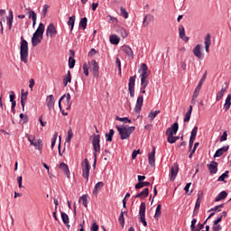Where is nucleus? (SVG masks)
Instances as JSON below:
<instances>
[{"label":"nucleus","mask_w":231,"mask_h":231,"mask_svg":"<svg viewBox=\"0 0 231 231\" xmlns=\"http://www.w3.org/2000/svg\"><path fill=\"white\" fill-rule=\"evenodd\" d=\"M65 98L68 103V107L66 109L69 110V109H71V103H69V100H71V95L69 93H68L67 95H65Z\"/></svg>","instance_id":"603ef678"},{"label":"nucleus","mask_w":231,"mask_h":231,"mask_svg":"<svg viewBox=\"0 0 231 231\" xmlns=\"http://www.w3.org/2000/svg\"><path fill=\"white\" fill-rule=\"evenodd\" d=\"M120 12H121V16L124 17L125 19H127L129 17V13H127V10L124 7H120Z\"/></svg>","instance_id":"a18cd8bd"},{"label":"nucleus","mask_w":231,"mask_h":231,"mask_svg":"<svg viewBox=\"0 0 231 231\" xmlns=\"http://www.w3.org/2000/svg\"><path fill=\"white\" fill-rule=\"evenodd\" d=\"M178 172H180V167L178 166V163L175 162L171 171V181H174V180H176Z\"/></svg>","instance_id":"f8f14e48"},{"label":"nucleus","mask_w":231,"mask_h":231,"mask_svg":"<svg viewBox=\"0 0 231 231\" xmlns=\"http://www.w3.org/2000/svg\"><path fill=\"white\" fill-rule=\"evenodd\" d=\"M57 35V28H55V24L50 23L46 29V36L53 39Z\"/></svg>","instance_id":"0eeeda50"},{"label":"nucleus","mask_w":231,"mask_h":231,"mask_svg":"<svg viewBox=\"0 0 231 231\" xmlns=\"http://www.w3.org/2000/svg\"><path fill=\"white\" fill-rule=\"evenodd\" d=\"M210 174L217 173V162L213 161L209 164L207 165Z\"/></svg>","instance_id":"2eb2a0df"},{"label":"nucleus","mask_w":231,"mask_h":231,"mask_svg":"<svg viewBox=\"0 0 231 231\" xmlns=\"http://www.w3.org/2000/svg\"><path fill=\"white\" fill-rule=\"evenodd\" d=\"M29 19H32V26L37 24V14H35V11L29 9Z\"/></svg>","instance_id":"a878e982"},{"label":"nucleus","mask_w":231,"mask_h":231,"mask_svg":"<svg viewBox=\"0 0 231 231\" xmlns=\"http://www.w3.org/2000/svg\"><path fill=\"white\" fill-rule=\"evenodd\" d=\"M228 196V193L226 191H221L215 199V201H221L222 199H225Z\"/></svg>","instance_id":"473e14b6"},{"label":"nucleus","mask_w":231,"mask_h":231,"mask_svg":"<svg viewBox=\"0 0 231 231\" xmlns=\"http://www.w3.org/2000/svg\"><path fill=\"white\" fill-rule=\"evenodd\" d=\"M28 99V92H24V89H22L21 93V106L23 107V111H24V106L26 104V100Z\"/></svg>","instance_id":"4be33fe9"},{"label":"nucleus","mask_w":231,"mask_h":231,"mask_svg":"<svg viewBox=\"0 0 231 231\" xmlns=\"http://www.w3.org/2000/svg\"><path fill=\"white\" fill-rule=\"evenodd\" d=\"M196 223H198V219L193 218L190 225V230L194 231L196 230Z\"/></svg>","instance_id":"052dcab7"},{"label":"nucleus","mask_w":231,"mask_h":231,"mask_svg":"<svg viewBox=\"0 0 231 231\" xmlns=\"http://www.w3.org/2000/svg\"><path fill=\"white\" fill-rule=\"evenodd\" d=\"M225 207V204H220V205H218V206H216L215 208H211L210 210H209V212H212V211H217V212H221V209H219V208H223Z\"/></svg>","instance_id":"4d7b16f0"},{"label":"nucleus","mask_w":231,"mask_h":231,"mask_svg":"<svg viewBox=\"0 0 231 231\" xmlns=\"http://www.w3.org/2000/svg\"><path fill=\"white\" fill-rule=\"evenodd\" d=\"M210 44H212V40L210 39V34H207L205 37V50L207 53L210 51Z\"/></svg>","instance_id":"5701e85b"},{"label":"nucleus","mask_w":231,"mask_h":231,"mask_svg":"<svg viewBox=\"0 0 231 231\" xmlns=\"http://www.w3.org/2000/svg\"><path fill=\"white\" fill-rule=\"evenodd\" d=\"M99 67H98V62H97V60H93L91 61V65H90V71H92L95 79H98L99 76Z\"/></svg>","instance_id":"1a4fd4ad"},{"label":"nucleus","mask_w":231,"mask_h":231,"mask_svg":"<svg viewBox=\"0 0 231 231\" xmlns=\"http://www.w3.org/2000/svg\"><path fill=\"white\" fill-rule=\"evenodd\" d=\"M46 104H47L49 111H51L52 107L55 106L53 95H50L47 97Z\"/></svg>","instance_id":"aec40b11"},{"label":"nucleus","mask_w":231,"mask_h":231,"mask_svg":"<svg viewBox=\"0 0 231 231\" xmlns=\"http://www.w3.org/2000/svg\"><path fill=\"white\" fill-rule=\"evenodd\" d=\"M110 42L111 44H118L120 42V37L115 34L110 36Z\"/></svg>","instance_id":"58836bf2"},{"label":"nucleus","mask_w":231,"mask_h":231,"mask_svg":"<svg viewBox=\"0 0 231 231\" xmlns=\"http://www.w3.org/2000/svg\"><path fill=\"white\" fill-rule=\"evenodd\" d=\"M150 186H151V182L143 181V182H138L137 184H135V189L138 190L140 189H143V187H150Z\"/></svg>","instance_id":"7c9ffc66"},{"label":"nucleus","mask_w":231,"mask_h":231,"mask_svg":"<svg viewBox=\"0 0 231 231\" xmlns=\"http://www.w3.org/2000/svg\"><path fill=\"white\" fill-rule=\"evenodd\" d=\"M90 170H91V168H87L82 171V176H83V178H85V180L87 181H89V171Z\"/></svg>","instance_id":"a19ab883"},{"label":"nucleus","mask_w":231,"mask_h":231,"mask_svg":"<svg viewBox=\"0 0 231 231\" xmlns=\"http://www.w3.org/2000/svg\"><path fill=\"white\" fill-rule=\"evenodd\" d=\"M141 71H142L140 75L141 80H145L149 79V68L147 67V64L143 63L141 65Z\"/></svg>","instance_id":"6e6552de"},{"label":"nucleus","mask_w":231,"mask_h":231,"mask_svg":"<svg viewBox=\"0 0 231 231\" xmlns=\"http://www.w3.org/2000/svg\"><path fill=\"white\" fill-rule=\"evenodd\" d=\"M142 106H143V96H139L137 97V101L134 108L135 113H140V111H142Z\"/></svg>","instance_id":"dca6fc26"},{"label":"nucleus","mask_w":231,"mask_h":231,"mask_svg":"<svg viewBox=\"0 0 231 231\" xmlns=\"http://www.w3.org/2000/svg\"><path fill=\"white\" fill-rule=\"evenodd\" d=\"M20 118L23 120V124H28V116H24V114H20Z\"/></svg>","instance_id":"680f3d73"},{"label":"nucleus","mask_w":231,"mask_h":231,"mask_svg":"<svg viewBox=\"0 0 231 231\" xmlns=\"http://www.w3.org/2000/svg\"><path fill=\"white\" fill-rule=\"evenodd\" d=\"M68 24L70 26V32H73V28L75 26V15H72L69 18Z\"/></svg>","instance_id":"e433bc0d"},{"label":"nucleus","mask_w":231,"mask_h":231,"mask_svg":"<svg viewBox=\"0 0 231 231\" xmlns=\"http://www.w3.org/2000/svg\"><path fill=\"white\" fill-rule=\"evenodd\" d=\"M161 216H162V204H158L155 210L154 217L155 219H158V217H160Z\"/></svg>","instance_id":"4c0bfd02"},{"label":"nucleus","mask_w":231,"mask_h":231,"mask_svg":"<svg viewBox=\"0 0 231 231\" xmlns=\"http://www.w3.org/2000/svg\"><path fill=\"white\" fill-rule=\"evenodd\" d=\"M197 135H198V126H194V128L191 131V134L189 138L196 140Z\"/></svg>","instance_id":"3c124183"},{"label":"nucleus","mask_w":231,"mask_h":231,"mask_svg":"<svg viewBox=\"0 0 231 231\" xmlns=\"http://www.w3.org/2000/svg\"><path fill=\"white\" fill-rule=\"evenodd\" d=\"M20 57L22 62L24 64L28 62V42L23 36H21Z\"/></svg>","instance_id":"7ed1b4c3"},{"label":"nucleus","mask_w":231,"mask_h":231,"mask_svg":"<svg viewBox=\"0 0 231 231\" xmlns=\"http://www.w3.org/2000/svg\"><path fill=\"white\" fill-rule=\"evenodd\" d=\"M226 217V211H223L218 217L213 222V225H219L221 221H223V218Z\"/></svg>","instance_id":"c85d7f7f"},{"label":"nucleus","mask_w":231,"mask_h":231,"mask_svg":"<svg viewBox=\"0 0 231 231\" xmlns=\"http://www.w3.org/2000/svg\"><path fill=\"white\" fill-rule=\"evenodd\" d=\"M7 19H8L9 30H12V24L14 23V12L12 10L9 11V16Z\"/></svg>","instance_id":"72a5a7b5"},{"label":"nucleus","mask_w":231,"mask_h":231,"mask_svg":"<svg viewBox=\"0 0 231 231\" xmlns=\"http://www.w3.org/2000/svg\"><path fill=\"white\" fill-rule=\"evenodd\" d=\"M82 171H85L86 169H91V165H89V161L88 159H84V161L81 163Z\"/></svg>","instance_id":"ea45409f"},{"label":"nucleus","mask_w":231,"mask_h":231,"mask_svg":"<svg viewBox=\"0 0 231 231\" xmlns=\"http://www.w3.org/2000/svg\"><path fill=\"white\" fill-rule=\"evenodd\" d=\"M42 35H44V23H40L32 37V44L33 48H35L37 44H41L42 42Z\"/></svg>","instance_id":"f03ea898"},{"label":"nucleus","mask_w":231,"mask_h":231,"mask_svg":"<svg viewBox=\"0 0 231 231\" xmlns=\"http://www.w3.org/2000/svg\"><path fill=\"white\" fill-rule=\"evenodd\" d=\"M79 27L82 28L83 30H86V28H88V18L87 17H84L80 20Z\"/></svg>","instance_id":"f704fd0d"},{"label":"nucleus","mask_w":231,"mask_h":231,"mask_svg":"<svg viewBox=\"0 0 231 231\" xmlns=\"http://www.w3.org/2000/svg\"><path fill=\"white\" fill-rule=\"evenodd\" d=\"M124 214H125V212L122 211L118 218V221L121 226H124V225H125V219L124 218Z\"/></svg>","instance_id":"de8ad7c7"},{"label":"nucleus","mask_w":231,"mask_h":231,"mask_svg":"<svg viewBox=\"0 0 231 231\" xmlns=\"http://www.w3.org/2000/svg\"><path fill=\"white\" fill-rule=\"evenodd\" d=\"M205 80H207V71L203 74L202 78L200 79L198 86L194 90V93H197L198 95H199V91H201V87L203 86V82H205Z\"/></svg>","instance_id":"f3484780"},{"label":"nucleus","mask_w":231,"mask_h":231,"mask_svg":"<svg viewBox=\"0 0 231 231\" xmlns=\"http://www.w3.org/2000/svg\"><path fill=\"white\" fill-rule=\"evenodd\" d=\"M134 82H136V75L130 77L128 89H134Z\"/></svg>","instance_id":"2f4dec72"},{"label":"nucleus","mask_w":231,"mask_h":231,"mask_svg":"<svg viewBox=\"0 0 231 231\" xmlns=\"http://www.w3.org/2000/svg\"><path fill=\"white\" fill-rule=\"evenodd\" d=\"M50 8V5H44L43 9L42 11V17H46V14H48V9Z\"/></svg>","instance_id":"13d9d810"},{"label":"nucleus","mask_w":231,"mask_h":231,"mask_svg":"<svg viewBox=\"0 0 231 231\" xmlns=\"http://www.w3.org/2000/svg\"><path fill=\"white\" fill-rule=\"evenodd\" d=\"M118 33L123 37V39H125L127 37V31H125V28H119Z\"/></svg>","instance_id":"8fccbe9b"},{"label":"nucleus","mask_w":231,"mask_h":231,"mask_svg":"<svg viewBox=\"0 0 231 231\" xmlns=\"http://www.w3.org/2000/svg\"><path fill=\"white\" fill-rule=\"evenodd\" d=\"M193 54L197 59H199V60H203V52H201V44H198L194 49H193Z\"/></svg>","instance_id":"ddd939ff"},{"label":"nucleus","mask_w":231,"mask_h":231,"mask_svg":"<svg viewBox=\"0 0 231 231\" xmlns=\"http://www.w3.org/2000/svg\"><path fill=\"white\" fill-rule=\"evenodd\" d=\"M166 135H168L167 140H168L169 143H176V141L174 139V134H166Z\"/></svg>","instance_id":"864d4df0"},{"label":"nucleus","mask_w":231,"mask_h":231,"mask_svg":"<svg viewBox=\"0 0 231 231\" xmlns=\"http://www.w3.org/2000/svg\"><path fill=\"white\" fill-rule=\"evenodd\" d=\"M81 201H82V205L83 207H85V208H88V195H83L80 198Z\"/></svg>","instance_id":"5fc2aeb1"},{"label":"nucleus","mask_w":231,"mask_h":231,"mask_svg":"<svg viewBox=\"0 0 231 231\" xmlns=\"http://www.w3.org/2000/svg\"><path fill=\"white\" fill-rule=\"evenodd\" d=\"M198 97H199V94L194 92V93H193V96H192V98H191V104H192V106H196V102H197L196 99L198 98Z\"/></svg>","instance_id":"bf43d9fd"},{"label":"nucleus","mask_w":231,"mask_h":231,"mask_svg":"<svg viewBox=\"0 0 231 231\" xmlns=\"http://www.w3.org/2000/svg\"><path fill=\"white\" fill-rule=\"evenodd\" d=\"M227 136H228V134L226 133V131H225L221 135L219 142H226Z\"/></svg>","instance_id":"e2e57ef3"},{"label":"nucleus","mask_w":231,"mask_h":231,"mask_svg":"<svg viewBox=\"0 0 231 231\" xmlns=\"http://www.w3.org/2000/svg\"><path fill=\"white\" fill-rule=\"evenodd\" d=\"M59 168L64 172V174L67 176V178H69V168L68 167V164L61 162L59 165Z\"/></svg>","instance_id":"b1692460"},{"label":"nucleus","mask_w":231,"mask_h":231,"mask_svg":"<svg viewBox=\"0 0 231 231\" xmlns=\"http://www.w3.org/2000/svg\"><path fill=\"white\" fill-rule=\"evenodd\" d=\"M159 113H160V110H155L154 112L151 111L149 113L148 116H149V118H151V122H152V120H154L155 116H158Z\"/></svg>","instance_id":"c03bdc74"},{"label":"nucleus","mask_w":231,"mask_h":231,"mask_svg":"<svg viewBox=\"0 0 231 231\" xmlns=\"http://www.w3.org/2000/svg\"><path fill=\"white\" fill-rule=\"evenodd\" d=\"M149 86V79H141V87L147 88Z\"/></svg>","instance_id":"0e129e2a"},{"label":"nucleus","mask_w":231,"mask_h":231,"mask_svg":"<svg viewBox=\"0 0 231 231\" xmlns=\"http://www.w3.org/2000/svg\"><path fill=\"white\" fill-rule=\"evenodd\" d=\"M92 145L94 148V163L93 167H97V152H100V134L92 135Z\"/></svg>","instance_id":"20e7f679"},{"label":"nucleus","mask_w":231,"mask_h":231,"mask_svg":"<svg viewBox=\"0 0 231 231\" xmlns=\"http://www.w3.org/2000/svg\"><path fill=\"white\" fill-rule=\"evenodd\" d=\"M115 135V130L110 129L108 134H106V142H113V136Z\"/></svg>","instance_id":"c9c22d12"},{"label":"nucleus","mask_w":231,"mask_h":231,"mask_svg":"<svg viewBox=\"0 0 231 231\" xmlns=\"http://www.w3.org/2000/svg\"><path fill=\"white\" fill-rule=\"evenodd\" d=\"M156 147H152V152H150L148 154V162L149 164L151 165V167H154L155 163H156Z\"/></svg>","instance_id":"9d476101"},{"label":"nucleus","mask_w":231,"mask_h":231,"mask_svg":"<svg viewBox=\"0 0 231 231\" xmlns=\"http://www.w3.org/2000/svg\"><path fill=\"white\" fill-rule=\"evenodd\" d=\"M147 206L145 202H142L139 208V221L143 223V226H147V221L145 220V210Z\"/></svg>","instance_id":"39448f33"},{"label":"nucleus","mask_w":231,"mask_h":231,"mask_svg":"<svg viewBox=\"0 0 231 231\" xmlns=\"http://www.w3.org/2000/svg\"><path fill=\"white\" fill-rule=\"evenodd\" d=\"M26 138L28 139V142H30V145H33L35 149L42 145V140L41 139L35 140L34 136L29 134H26Z\"/></svg>","instance_id":"423d86ee"},{"label":"nucleus","mask_w":231,"mask_h":231,"mask_svg":"<svg viewBox=\"0 0 231 231\" xmlns=\"http://www.w3.org/2000/svg\"><path fill=\"white\" fill-rule=\"evenodd\" d=\"M116 120H117L118 122H124L125 124H131V119H128L127 117L116 116Z\"/></svg>","instance_id":"49530a36"},{"label":"nucleus","mask_w":231,"mask_h":231,"mask_svg":"<svg viewBox=\"0 0 231 231\" xmlns=\"http://www.w3.org/2000/svg\"><path fill=\"white\" fill-rule=\"evenodd\" d=\"M63 79H65L67 82H71V71L68 70L67 76Z\"/></svg>","instance_id":"338daca9"},{"label":"nucleus","mask_w":231,"mask_h":231,"mask_svg":"<svg viewBox=\"0 0 231 231\" xmlns=\"http://www.w3.org/2000/svg\"><path fill=\"white\" fill-rule=\"evenodd\" d=\"M116 129H117L119 136L122 140H129V138H131V134L134 133L136 127L128 125H116Z\"/></svg>","instance_id":"f257e3e1"},{"label":"nucleus","mask_w":231,"mask_h":231,"mask_svg":"<svg viewBox=\"0 0 231 231\" xmlns=\"http://www.w3.org/2000/svg\"><path fill=\"white\" fill-rule=\"evenodd\" d=\"M61 219H62V221H63V223L65 225H69V217H68V214L62 212L61 213Z\"/></svg>","instance_id":"79ce46f5"},{"label":"nucleus","mask_w":231,"mask_h":231,"mask_svg":"<svg viewBox=\"0 0 231 231\" xmlns=\"http://www.w3.org/2000/svg\"><path fill=\"white\" fill-rule=\"evenodd\" d=\"M227 88L222 87L221 90L217 93L216 100L219 102L225 97V93H226Z\"/></svg>","instance_id":"393cba45"},{"label":"nucleus","mask_w":231,"mask_h":231,"mask_svg":"<svg viewBox=\"0 0 231 231\" xmlns=\"http://www.w3.org/2000/svg\"><path fill=\"white\" fill-rule=\"evenodd\" d=\"M152 21V15L151 14L145 15L143 21V26L146 28V26H149Z\"/></svg>","instance_id":"bb28decb"},{"label":"nucleus","mask_w":231,"mask_h":231,"mask_svg":"<svg viewBox=\"0 0 231 231\" xmlns=\"http://www.w3.org/2000/svg\"><path fill=\"white\" fill-rule=\"evenodd\" d=\"M221 225L217 224V225H213L212 230L213 231H220L221 230Z\"/></svg>","instance_id":"774afa93"},{"label":"nucleus","mask_w":231,"mask_h":231,"mask_svg":"<svg viewBox=\"0 0 231 231\" xmlns=\"http://www.w3.org/2000/svg\"><path fill=\"white\" fill-rule=\"evenodd\" d=\"M228 149H230V146L225 145L222 148L217 150L214 154V158H220V156H223V154H225V152H226Z\"/></svg>","instance_id":"4468645a"},{"label":"nucleus","mask_w":231,"mask_h":231,"mask_svg":"<svg viewBox=\"0 0 231 231\" xmlns=\"http://www.w3.org/2000/svg\"><path fill=\"white\" fill-rule=\"evenodd\" d=\"M149 196V188H145L143 191L140 193L136 194L134 198V199L140 198L141 199H145Z\"/></svg>","instance_id":"412c9836"},{"label":"nucleus","mask_w":231,"mask_h":231,"mask_svg":"<svg viewBox=\"0 0 231 231\" xmlns=\"http://www.w3.org/2000/svg\"><path fill=\"white\" fill-rule=\"evenodd\" d=\"M230 171H226L218 179L217 181H225V180H226V178H228V173Z\"/></svg>","instance_id":"09e8293b"},{"label":"nucleus","mask_w":231,"mask_h":231,"mask_svg":"<svg viewBox=\"0 0 231 231\" xmlns=\"http://www.w3.org/2000/svg\"><path fill=\"white\" fill-rule=\"evenodd\" d=\"M190 116H192V114H190V112H187L184 116V122H190Z\"/></svg>","instance_id":"69168bd1"},{"label":"nucleus","mask_w":231,"mask_h":231,"mask_svg":"<svg viewBox=\"0 0 231 231\" xmlns=\"http://www.w3.org/2000/svg\"><path fill=\"white\" fill-rule=\"evenodd\" d=\"M121 51H124V53H125V55H127L129 59H134V53L133 52V49H131L129 45H123L121 47Z\"/></svg>","instance_id":"9b49d317"},{"label":"nucleus","mask_w":231,"mask_h":231,"mask_svg":"<svg viewBox=\"0 0 231 231\" xmlns=\"http://www.w3.org/2000/svg\"><path fill=\"white\" fill-rule=\"evenodd\" d=\"M178 129H180V125L178 123H174L170 128L167 129L166 134H176L178 133Z\"/></svg>","instance_id":"6ab92c4d"},{"label":"nucleus","mask_w":231,"mask_h":231,"mask_svg":"<svg viewBox=\"0 0 231 231\" xmlns=\"http://www.w3.org/2000/svg\"><path fill=\"white\" fill-rule=\"evenodd\" d=\"M179 35L180 39L184 41V42H189V37L185 36V27H183V25L179 26Z\"/></svg>","instance_id":"a211bd4d"},{"label":"nucleus","mask_w":231,"mask_h":231,"mask_svg":"<svg viewBox=\"0 0 231 231\" xmlns=\"http://www.w3.org/2000/svg\"><path fill=\"white\" fill-rule=\"evenodd\" d=\"M102 187H104V182H102V181H99L95 185V188L93 190L94 196H97L98 194V190H100V189H102Z\"/></svg>","instance_id":"c756f323"},{"label":"nucleus","mask_w":231,"mask_h":231,"mask_svg":"<svg viewBox=\"0 0 231 231\" xmlns=\"http://www.w3.org/2000/svg\"><path fill=\"white\" fill-rule=\"evenodd\" d=\"M69 69H73V68H75V59L71 56L69 58Z\"/></svg>","instance_id":"6e6d98bb"},{"label":"nucleus","mask_w":231,"mask_h":231,"mask_svg":"<svg viewBox=\"0 0 231 231\" xmlns=\"http://www.w3.org/2000/svg\"><path fill=\"white\" fill-rule=\"evenodd\" d=\"M230 106H231V95L228 94L226 98V102L224 104L225 111H228V109H230Z\"/></svg>","instance_id":"cd10ccee"},{"label":"nucleus","mask_w":231,"mask_h":231,"mask_svg":"<svg viewBox=\"0 0 231 231\" xmlns=\"http://www.w3.org/2000/svg\"><path fill=\"white\" fill-rule=\"evenodd\" d=\"M83 70H84V75H86V77H89V63L83 64Z\"/></svg>","instance_id":"37998d69"}]
</instances>
